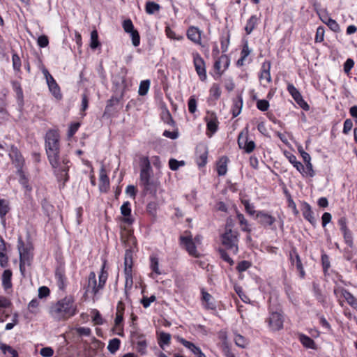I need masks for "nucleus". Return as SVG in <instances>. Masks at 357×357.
<instances>
[{"label":"nucleus","instance_id":"obj_1","mask_svg":"<svg viewBox=\"0 0 357 357\" xmlns=\"http://www.w3.org/2000/svg\"><path fill=\"white\" fill-rule=\"evenodd\" d=\"M49 313L56 321H64L73 317L77 313V305L72 296H66L52 304Z\"/></svg>","mask_w":357,"mask_h":357},{"label":"nucleus","instance_id":"obj_2","mask_svg":"<svg viewBox=\"0 0 357 357\" xmlns=\"http://www.w3.org/2000/svg\"><path fill=\"white\" fill-rule=\"evenodd\" d=\"M56 162L53 163L49 161L54 169V173L59 182H62V188L65 186L66 183L69 180L68 171L70 168V160L67 155H60L56 154Z\"/></svg>","mask_w":357,"mask_h":357},{"label":"nucleus","instance_id":"obj_3","mask_svg":"<svg viewBox=\"0 0 357 357\" xmlns=\"http://www.w3.org/2000/svg\"><path fill=\"white\" fill-rule=\"evenodd\" d=\"M45 151L49 161L56 162V154L60 153L59 134L55 130H50L45 135Z\"/></svg>","mask_w":357,"mask_h":357},{"label":"nucleus","instance_id":"obj_4","mask_svg":"<svg viewBox=\"0 0 357 357\" xmlns=\"http://www.w3.org/2000/svg\"><path fill=\"white\" fill-rule=\"evenodd\" d=\"M222 243L232 255H236L238 252V232L231 229H227L221 236Z\"/></svg>","mask_w":357,"mask_h":357},{"label":"nucleus","instance_id":"obj_5","mask_svg":"<svg viewBox=\"0 0 357 357\" xmlns=\"http://www.w3.org/2000/svg\"><path fill=\"white\" fill-rule=\"evenodd\" d=\"M237 142L239 148L243 149L247 153H252L256 147L255 142L248 139V126L238 135Z\"/></svg>","mask_w":357,"mask_h":357},{"label":"nucleus","instance_id":"obj_6","mask_svg":"<svg viewBox=\"0 0 357 357\" xmlns=\"http://www.w3.org/2000/svg\"><path fill=\"white\" fill-rule=\"evenodd\" d=\"M256 218L258 219V222L264 227H270L271 229L275 230L274 223L276 221V219L268 212L265 211H259L257 212Z\"/></svg>","mask_w":357,"mask_h":357},{"label":"nucleus","instance_id":"obj_7","mask_svg":"<svg viewBox=\"0 0 357 357\" xmlns=\"http://www.w3.org/2000/svg\"><path fill=\"white\" fill-rule=\"evenodd\" d=\"M266 321L272 331H276L283 328L284 317L280 312H271Z\"/></svg>","mask_w":357,"mask_h":357},{"label":"nucleus","instance_id":"obj_8","mask_svg":"<svg viewBox=\"0 0 357 357\" xmlns=\"http://www.w3.org/2000/svg\"><path fill=\"white\" fill-rule=\"evenodd\" d=\"M193 63L195 70L202 81L206 79L205 62L199 53L193 54Z\"/></svg>","mask_w":357,"mask_h":357},{"label":"nucleus","instance_id":"obj_9","mask_svg":"<svg viewBox=\"0 0 357 357\" xmlns=\"http://www.w3.org/2000/svg\"><path fill=\"white\" fill-rule=\"evenodd\" d=\"M287 89L300 107H301L305 111H308L310 109L309 105L304 100L302 95L294 86V84H288Z\"/></svg>","mask_w":357,"mask_h":357},{"label":"nucleus","instance_id":"obj_10","mask_svg":"<svg viewBox=\"0 0 357 357\" xmlns=\"http://www.w3.org/2000/svg\"><path fill=\"white\" fill-rule=\"evenodd\" d=\"M180 244L185 248L190 255L195 257H199V254L197 250L195 242L192 241L190 235L181 236Z\"/></svg>","mask_w":357,"mask_h":357},{"label":"nucleus","instance_id":"obj_11","mask_svg":"<svg viewBox=\"0 0 357 357\" xmlns=\"http://www.w3.org/2000/svg\"><path fill=\"white\" fill-rule=\"evenodd\" d=\"M9 155L17 171L23 170L25 161L20 151L17 148H12Z\"/></svg>","mask_w":357,"mask_h":357},{"label":"nucleus","instance_id":"obj_12","mask_svg":"<svg viewBox=\"0 0 357 357\" xmlns=\"http://www.w3.org/2000/svg\"><path fill=\"white\" fill-rule=\"evenodd\" d=\"M208 149L206 146L199 145L196 148V162L199 167H204L207 163Z\"/></svg>","mask_w":357,"mask_h":357},{"label":"nucleus","instance_id":"obj_13","mask_svg":"<svg viewBox=\"0 0 357 357\" xmlns=\"http://www.w3.org/2000/svg\"><path fill=\"white\" fill-rule=\"evenodd\" d=\"M55 278L59 289L64 290L67 286V278L64 266L60 264L55 271Z\"/></svg>","mask_w":357,"mask_h":357},{"label":"nucleus","instance_id":"obj_14","mask_svg":"<svg viewBox=\"0 0 357 357\" xmlns=\"http://www.w3.org/2000/svg\"><path fill=\"white\" fill-rule=\"evenodd\" d=\"M17 247L20 253V261H22V263H27L29 265L31 259L30 250L27 247H25L23 241L20 238L18 241Z\"/></svg>","mask_w":357,"mask_h":357},{"label":"nucleus","instance_id":"obj_15","mask_svg":"<svg viewBox=\"0 0 357 357\" xmlns=\"http://www.w3.org/2000/svg\"><path fill=\"white\" fill-rule=\"evenodd\" d=\"M289 257L291 264H296V268L299 271L300 277L303 278L305 275V273L300 256L295 248L291 250Z\"/></svg>","mask_w":357,"mask_h":357},{"label":"nucleus","instance_id":"obj_16","mask_svg":"<svg viewBox=\"0 0 357 357\" xmlns=\"http://www.w3.org/2000/svg\"><path fill=\"white\" fill-rule=\"evenodd\" d=\"M152 174L153 172H140L139 180L145 192H153V182L151 181Z\"/></svg>","mask_w":357,"mask_h":357},{"label":"nucleus","instance_id":"obj_17","mask_svg":"<svg viewBox=\"0 0 357 357\" xmlns=\"http://www.w3.org/2000/svg\"><path fill=\"white\" fill-rule=\"evenodd\" d=\"M202 31L197 27L192 26H190L187 30V37L189 40L195 44H202Z\"/></svg>","mask_w":357,"mask_h":357},{"label":"nucleus","instance_id":"obj_18","mask_svg":"<svg viewBox=\"0 0 357 357\" xmlns=\"http://www.w3.org/2000/svg\"><path fill=\"white\" fill-rule=\"evenodd\" d=\"M208 115L205 117L207 130L211 131L212 133H215L218 128V118L214 112H208Z\"/></svg>","mask_w":357,"mask_h":357},{"label":"nucleus","instance_id":"obj_19","mask_svg":"<svg viewBox=\"0 0 357 357\" xmlns=\"http://www.w3.org/2000/svg\"><path fill=\"white\" fill-rule=\"evenodd\" d=\"M178 340L181 342L185 347L188 348L190 351H192L195 355L197 357H206L205 354L202 351L199 347L195 346L192 342H190L183 337H178Z\"/></svg>","mask_w":357,"mask_h":357},{"label":"nucleus","instance_id":"obj_20","mask_svg":"<svg viewBox=\"0 0 357 357\" xmlns=\"http://www.w3.org/2000/svg\"><path fill=\"white\" fill-rule=\"evenodd\" d=\"M271 66V63L269 61H265L262 63L259 75L260 80H266L267 83H270L271 82V76L270 73Z\"/></svg>","mask_w":357,"mask_h":357},{"label":"nucleus","instance_id":"obj_21","mask_svg":"<svg viewBox=\"0 0 357 357\" xmlns=\"http://www.w3.org/2000/svg\"><path fill=\"white\" fill-rule=\"evenodd\" d=\"M301 211L305 220L309 221L312 225L316 223V220L313 215V211H312L311 206L308 203H302Z\"/></svg>","mask_w":357,"mask_h":357},{"label":"nucleus","instance_id":"obj_22","mask_svg":"<svg viewBox=\"0 0 357 357\" xmlns=\"http://www.w3.org/2000/svg\"><path fill=\"white\" fill-rule=\"evenodd\" d=\"M121 213L124 216L123 222L128 225L132 224L134 220L130 217L131 207L130 203L127 201L125 202L121 206Z\"/></svg>","mask_w":357,"mask_h":357},{"label":"nucleus","instance_id":"obj_23","mask_svg":"<svg viewBox=\"0 0 357 357\" xmlns=\"http://www.w3.org/2000/svg\"><path fill=\"white\" fill-rule=\"evenodd\" d=\"M202 300L203 302L204 307L207 310H215L216 305L214 302L213 296L205 291L204 289H202Z\"/></svg>","mask_w":357,"mask_h":357},{"label":"nucleus","instance_id":"obj_24","mask_svg":"<svg viewBox=\"0 0 357 357\" xmlns=\"http://www.w3.org/2000/svg\"><path fill=\"white\" fill-rule=\"evenodd\" d=\"M320 19L331 31L335 33L340 32V28L338 23L335 20L331 18L328 15L321 16Z\"/></svg>","mask_w":357,"mask_h":357},{"label":"nucleus","instance_id":"obj_25","mask_svg":"<svg viewBox=\"0 0 357 357\" xmlns=\"http://www.w3.org/2000/svg\"><path fill=\"white\" fill-rule=\"evenodd\" d=\"M109 188V178L102 168L101 169L100 173V183H99V189L101 192H106Z\"/></svg>","mask_w":357,"mask_h":357},{"label":"nucleus","instance_id":"obj_26","mask_svg":"<svg viewBox=\"0 0 357 357\" xmlns=\"http://www.w3.org/2000/svg\"><path fill=\"white\" fill-rule=\"evenodd\" d=\"M229 158L227 156H222L217 162V172L219 176H225L227 172V163Z\"/></svg>","mask_w":357,"mask_h":357},{"label":"nucleus","instance_id":"obj_27","mask_svg":"<svg viewBox=\"0 0 357 357\" xmlns=\"http://www.w3.org/2000/svg\"><path fill=\"white\" fill-rule=\"evenodd\" d=\"M132 251L130 248L126 249L124 257V272H132Z\"/></svg>","mask_w":357,"mask_h":357},{"label":"nucleus","instance_id":"obj_28","mask_svg":"<svg viewBox=\"0 0 357 357\" xmlns=\"http://www.w3.org/2000/svg\"><path fill=\"white\" fill-rule=\"evenodd\" d=\"M242 107L243 98L242 96L240 95L233 100V105L231 109L233 117H236L240 114V113L241 112Z\"/></svg>","mask_w":357,"mask_h":357},{"label":"nucleus","instance_id":"obj_29","mask_svg":"<svg viewBox=\"0 0 357 357\" xmlns=\"http://www.w3.org/2000/svg\"><path fill=\"white\" fill-rule=\"evenodd\" d=\"M298 339L301 343L303 345V347L312 349H317L314 341L309 336H307L306 335L304 334H299Z\"/></svg>","mask_w":357,"mask_h":357},{"label":"nucleus","instance_id":"obj_30","mask_svg":"<svg viewBox=\"0 0 357 357\" xmlns=\"http://www.w3.org/2000/svg\"><path fill=\"white\" fill-rule=\"evenodd\" d=\"M259 22V18L257 15H252L247 21L245 26V31L247 34H250L255 29Z\"/></svg>","mask_w":357,"mask_h":357},{"label":"nucleus","instance_id":"obj_31","mask_svg":"<svg viewBox=\"0 0 357 357\" xmlns=\"http://www.w3.org/2000/svg\"><path fill=\"white\" fill-rule=\"evenodd\" d=\"M90 288L91 289V291L94 294H98L99 291L96 281V276L94 272H91L89 275V281L86 291H89Z\"/></svg>","mask_w":357,"mask_h":357},{"label":"nucleus","instance_id":"obj_32","mask_svg":"<svg viewBox=\"0 0 357 357\" xmlns=\"http://www.w3.org/2000/svg\"><path fill=\"white\" fill-rule=\"evenodd\" d=\"M123 312H124V306L121 301L119 302L116 307V312L115 317V325L116 327H119L120 324L123 322Z\"/></svg>","mask_w":357,"mask_h":357},{"label":"nucleus","instance_id":"obj_33","mask_svg":"<svg viewBox=\"0 0 357 357\" xmlns=\"http://www.w3.org/2000/svg\"><path fill=\"white\" fill-rule=\"evenodd\" d=\"M12 271L10 269H6L2 274V285L5 289L12 287Z\"/></svg>","mask_w":357,"mask_h":357},{"label":"nucleus","instance_id":"obj_34","mask_svg":"<svg viewBox=\"0 0 357 357\" xmlns=\"http://www.w3.org/2000/svg\"><path fill=\"white\" fill-rule=\"evenodd\" d=\"M236 219L238 221L240 227L242 231H246V232L251 231L250 225L248 224V220L245 218L244 215L242 213H237Z\"/></svg>","mask_w":357,"mask_h":357},{"label":"nucleus","instance_id":"obj_35","mask_svg":"<svg viewBox=\"0 0 357 357\" xmlns=\"http://www.w3.org/2000/svg\"><path fill=\"white\" fill-rule=\"evenodd\" d=\"M287 158L291 164L301 173L303 175V172H305V167L303 165L297 160L296 157L291 153L287 156Z\"/></svg>","mask_w":357,"mask_h":357},{"label":"nucleus","instance_id":"obj_36","mask_svg":"<svg viewBox=\"0 0 357 357\" xmlns=\"http://www.w3.org/2000/svg\"><path fill=\"white\" fill-rule=\"evenodd\" d=\"M140 172H153L151 162L147 156H141L139 158Z\"/></svg>","mask_w":357,"mask_h":357},{"label":"nucleus","instance_id":"obj_37","mask_svg":"<svg viewBox=\"0 0 357 357\" xmlns=\"http://www.w3.org/2000/svg\"><path fill=\"white\" fill-rule=\"evenodd\" d=\"M17 174L19 176V182L28 191L31 190V187L29 185V180L25 175L23 170L17 171Z\"/></svg>","mask_w":357,"mask_h":357},{"label":"nucleus","instance_id":"obj_38","mask_svg":"<svg viewBox=\"0 0 357 357\" xmlns=\"http://www.w3.org/2000/svg\"><path fill=\"white\" fill-rule=\"evenodd\" d=\"M48 88L50 89V91L52 94V96L56 100H61L62 98V94L61 93L60 87L58 85V84L56 83V82L48 85Z\"/></svg>","mask_w":357,"mask_h":357},{"label":"nucleus","instance_id":"obj_39","mask_svg":"<svg viewBox=\"0 0 357 357\" xmlns=\"http://www.w3.org/2000/svg\"><path fill=\"white\" fill-rule=\"evenodd\" d=\"M170 340L171 335L169 333L165 332H161L160 333L158 338V344L162 349H164V345L169 344Z\"/></svg>","mask_w":357,"mask_h":357},{"label":"nucleus","instance_id":"obj_40","mask_svg":"<svg viewBox=\"0 0 357 357\" xmlns=\"http://www.w3.org/2000/svg\"><path fill=\"white\" fill-rule=\"evenodd\" d=\"M150 268L153 273L157 275H160L161 272L159 269V261L158 258L155 255L150 257Z\"/></svg>","mask_w":357,"mask_h":357},{"label":"nucleus","instance_id":"obj_41","mask_svg":"<svg viewBox=\"0 0 357 357\" xmlns=\"http://www.w3.org/2000/svg\"><path fill=\"white\" fill-rule=\"evenodd\" d=\"M342 233L343 234L344 243L349 247L353 248L354 246V241H353V234L351 231L348 229L344 231H342Z\"/></svg>","mask_w":357,"mask_h":357},{"label":"nucleus","instance_id":"obj_42","mask_svg":"<svg viewBox=\"0 0 357 357\" xmlns=\"http://www.w3.org/2000/svg\"><path fill=\"white\" fill-rule=\"evenodd\" d=\"M0 348L6 357H18L17 352L11 347L6 344H1Z\"/></svg>","mask_w":357,"mask_h":357},{"label":"nucleus","instance_id":"obj_43","mask_svg":"<svg viewBox=\"0 0 357 357\" xmlns=\"http://www.w3.org/2000/svg\"><path fill=\"white\" fill-rule=\"evenodd\" d=\"M160 5L153 2V1H148L146 3L145 10L146 12L149 14L152 15L154 14L155 12L158 11L160 10Z\"/></svg>","mask_w":357,"mask_h":357},{"label":"nucleus","instance_id":"obj_44","mask_svg":"<svg viewBox=\"0 0 357 357\" xmlns=\"http://www.w3.org/2000/svg\"><path fill=\"white\" fill-rule=\"evenodd\" d=\"M121 341L118 338H114L109 340L107 349L111 354H114L117 350H119L120 347Z\"/></svg>","mask_w":357,"mask_h":357},{"label":"nucleus","instance_id":"obj_45","mask_svg":"<svg viewBox=\"0 0 357 357\" xmlns=\"http://www.w3.org/2000/svg\"><path fill=\"white\" fill-rule=\"evenodd\" d=\"M100 45L98 32L96 30H93L91 33L90 47L91 49L95 50L100 46Z\"/></svg>","mask_w":357,"mask_h":357},{"label":"nucleus","instance_id":"obj_46","mask_svg":"<svg viewBox=\"0 0 357 357\" xmlns=\"http://www.w3.org/2000/svg\"><path fill=\"white\" fill-rule=\"evenodd\" d=\"M150 87V80L146 79L140 82L138 93L140 96H145Z\"/></svg>","mask_w":357,"mask_h":357},{"label":"nucleus","instance_id":"obj_47","mask_svg":"<svg viewBox=\"0 0 357 357\" xmlns=\"http://www.w3.org/2000/svg\"><path fill=\"white\" fill-rule=\"evenodd\" d=\"M104 268L105 266H102L100 273L99 275V281L98 284V290L102 289L104 287L108 277V274L107 271L104 270Z\"/></svg>","mask_w":357,"mask_h":357},{"label":"nucleus","instance_id":"obj_48","mask_svg":"<svg viewBox=\"0 0 357 357\" xmlns=\"http://www.w3.org/2000/svg\"><path fill=\"white\" fill-rule=\"evenodd\" d=\"M210 96L218 100L221 96V89L219 84L214 83L210 89Z\"/></svg>","mask_w":357,"mask_h":357},{"label":"nucleus","instance_id":"obj_49","mask_svg":"<svg viewBox=\"0 0 357 357\" xmlns=\"http://www.w3.org/2000/svg\"><path fill=\"white\" fill-rule=\"evenodd\" d=\"M218 252L220 255L221 259H222L225 261L227 262L231 266H232L234 264V260L229 256V254L226 248H219Z\"/></svg>","mask_w":357,"mask_h":357},{"label":"nucleus","instance_id":"obj_50","mask_svg":"<svg viewBox=\"0 0 357 357\" xmlns=\"http://www.w3.org/2000/svg\"><path fill=\"white\" fill-rule=\"evenodd\" d=\"M333 293L337 298L343 297L345 299L347 296V294H349V291L342 287H335Z\"/></svg>","mask_w":357,"mask_h":357},{"label":"nucleus","instance_id":"obj_51","mask_svg":"<svg viewBox=\"0 0 357 357\" xmlns=\"http://www.w3.org/2000/svg\"><path fill=\"white\" fill-rule=\"evenodd\" d=\"M184 165L185 162L183 160L178 161L174 158H171L169 160V166L172 171H176L179 168V167H182Z\"/></svg>","mask_w":357,"mask_h":357},{"label":"nucleus","instance_id":"obj_52","mask_svg":"<svg viewBox=\"0 0 357 357\" xmlns=\"http://www.w3.org/2000/svg\"><path fill=\"white\" fill-rule=\"evenodd\" d=\"M12 62L14 70L16 72H20L21 68V59L17 53L13 54Z\"/></svg>","mask_w":357,"mask_h":357},{"label":"nucleus","instance_id":"obj_53","mask_svg":"<svg viewBox=\"0 0 357 357\" xmlns=\"http://www.w3.org/2000/svg\"><path fill=\"white\" fill-rule=\"evenodd\" d=\"M161 118L162 121L167 123V125L174 126L175 123L173 120L171 114L168 110H166L165 112H163L161 115Z\"/></svg>","mask_w":357,"mask_h":357},{"label":"nucleus","instance_id":"obj_54","mask_svg":"<svg viewBox=\"0 0 357 357\" xmlns=\"http://www.w3.org/2000/svg\"><path fill=\"white\" fill-rule=\"evenodd\" d=\"M165 33L167 38L172 40H181L183 39V36H177L169 26L165 28Z\"/></svg>","mask_w":357,"mask_h":357},{"label":"nucleus","instance_id":"obj_55","mask_svg":"<svg viewBox=\"0 0 357 357\" xmlns=\"http://www.w3.org/2000/svg\"><path fill=\"white\" fill-rule=\"evenodd\" d=\"M123 98V94H121L120 96V97H114V96H112L108 101H107V106H106V111L107 112H109V109L113 107L114 105H116L117 104L119 103L120 100L122 99Z\"/></svg>","mask_w":357,"mask_h":357},{"label":"nucleus","instance_id":"obj_56","mask_svg":"<svg viewBox=\"0 0 357 357\" xmlns=\"http://www.w3.org/2000/svg\"><path fill=\"white\" fill-rule=\"evenodd\" d=\"M136 344V349L139 353L142 355H144L146 352L147 343L146 340H143L142 341H138Z\"/></svg>","mask_w":357,"mask_h":357},{"label":"nucleus","instance_id":"obj_57","mask_svg":"<svg viewBox=\"0 0 357 357\" xmlns=\"http://www.w3.org/2000/svg\"><path fill=\"white\" fill-rule=\"evenodd\" d=\"M9 207L5 199H0V217L3 218L8 212Z\"/></svg>","mask_w":357,"mask_h":357},{"label":"nucleus","instance_id":"obj_58","mask_svg":"<svg viewBox=\"0 0 357 357\" xmlns=\"http://www.w3.org/2000/svg\"><path fill=\"white\" fill-rule=\"evenodd\" d=\"M324 33H325V29L324 26H319L317 29L316 35H315V42L316 43H321L324 41Z\"/></svg>","mask_w":357,"mask_h":357},{"label":"nucleus","instance_id":"obj_59","mask_svg":"<svg viewBox=\"0 0 357 357\" xmlns=\"http://www.w3.org/2000/svg\"><path fill=\"white\" fill-rule=\"evenodd\" d=\"M132 38V43L135 47H137L140 43V36L138 31L135 29L129 33Z\"/></svg>","mask_w":357,"mask_h":357},{"label":"nucleus","instance_id":"obj_60","mask_svg":"<svg viewBox=\"0 0 357 357\" xmlns=\"http://www.w3.org/2000/svg\"><path fill=\"white\" fill-rule=\"evenodd\" d=\"M242 204L245 206V209L248 213L251 215H254L255 213H257V211H255L254 205L250 204L249 200H242Z\"/></svg>","mask_w":357,"mask_h":357},{"label":"nucleus","instance_id":"obj_61","mask_svg":"<svg viewBox=\"0 0 357 357\" xmlns=\"http://www.w3.org/2000/svg\"><path fill=\"white\" fill-rule=\"evenodd\" d=\"M345 298L347 303L357 311V298L350 292Z\"/></svg>","mask_w":357,"mask_h":357},{"label":"nucleus","instance_id":"obj_62","mask_svg":"<svg viewBox=\"0 0 357 357\" xmlns=\"http://www.w3.org/2000/svg\"><path fill=\"white\" fill-rule=\"evenodd\" d=\"M257 107L261 112H266L269 108V102L266 100H257Z\"/></svg>","mask_w":357,"mask_h":357},{"label":"nucleus","instance_id":"obj_63","mask_svg":"<svg viewBox=\"0 0 357 357\" xmlns=\"http://www.w3.org/2000/svg\"><path fill=\"white\" fill-rule=\"evenodd\" d=\"M220 43H221V50L222 52H226L228 50V47L229 45V36L227 35L226 36H222L220 38Z\"/></svg>","mask_w":357,"mask_h":357},{"label":"nucleus","instance_id":"obj_64","mask_svg":"<svg viewBox=\"0 0 357 357\" xmlns=\"http://www.w3.org/2000/svg\"><path fill=\"white\" fill-rule=\"evenodd\" d=\"M321 263H322L324 273L326 275L328 268L331 266L329 257L327 255L323 254L321 255Z\"/></svg>","mask_w":357,"mask_h":357}]
</instances>
